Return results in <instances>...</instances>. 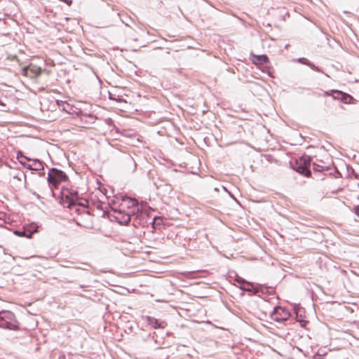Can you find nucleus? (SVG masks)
I'll use <instances>...</instances> for the list:
<instances>
[{
  "mask_svg": "<svg viewBox=\"0 0 359 359\" xmlns=\"http://www.w3.org/2000/svg\"><path fill=\"white\" fill-rule=\"evenodd\" d=\"M130 205L128 208H132V215L134 219L139 225H144L150 219L149 212L140 208L138 203L135 199L130 198Z\"/></svg>",
  "mask_w": 359,
  "mask_h": 359,
  "instance_id": "f257e3e1",
  "label": "nucleus"
},
{
  "mask_svg": "<svg viewBox=\"0 0 359 359\" xmlns=\"http://www.w3.org/2000/svg\"><path fill=\"white\" fill-rule=\"evenodd\" d=\"M0 327L11 330L19 329V324L15 314L10 311H0Z\"/></svg>",
  "mask_w": 359,
  "mask_h": 359,
  "instance_id": "f03ea898",
  "label": "nucleus"
},
{
  "mask_svg": "<svg viewBox=\"0 0 359 359\" xmlns=\"http://www.w3.org/2000/svg\"><path fill=\"white\" fill-rule=\"evenodd\" d=\"M47 180L50 186L57 188L61 182L67 181L68 177L63 171L53 168L48 173Z\"/></svg>",
  "mask_w": 359,
  "mask_h": 359,
  "instance_id": "7ed1b4c3",
  "label": "nucleus"
},
{
  "mask_svg": "<svg viewBox=\"0 0 359 359\" xmlns=\"http://www.w3.org/2000/svg\"><path fill=\"white\" fill-rule=\"evenodd\" d=\"M310 161V158H300L296 161L295 165L293 168L299 173L306 177H309L311 174L309 170Z\"/></svg>",
  "mask_w": 359,
  "mask_h": 359,
  "instance_id": "20e7f679",
  "label": "nucleus"
},
{
  "mask_svg": "<svg viewBox=\"0 0 359 359\" xmlns=\"http://www.w3.org/2000/svg\"><path fill=\"white\" fill-rule=\"evenodd\" d=\"M290 316V313L288 310L281 307L276 306L271 313V318L278 323H282L287 320Z\"/></svg>",
  "mask_w": 359,
  "mask_h": 359,
  "instance_id": "39448f33",
  "label": "nucleus"
},
{
  "mask_svg": "<svg viewBox=\"0 0 359 359\" xmlns=\"http://www.w3.org/2000/svg\"><path fill=\"white\" fill-rule=\"evenodd\" d=\"M115 219L121 224H128L133 217L132 209L128 212H125L124 210H115Z\"/></svg>",
  "mask_w": 359,
  "mask_h": 359,
  "instance_id": "423d86ee",
  "label": "nucleus"
},
{
  "mask_svg": "<svg viewBox=\"0 0 359 359\" xmlns=\"http://www.w3.org/2000/svg\"><path fill=\"white\" fill-rule=\"evenodd\" d=\"M42 72V69L32 64L29 66L25 67L22 69V74L32 79L36 78L39 76Z\"/></svg>",
  "mask_w": 359,
  "mask_h": 359,
  "instance_id": "0eeeda50",
  "label": "nucleus"
},
{
  "mask_svg": "<svg viewBox=\"0 0 359 359\" xmlns=\"http://www.w3.org/2000/svg\"><path fill=\"white\" fill-rule=\"evenodd\" d=\"M332 166L331 162L325 163L317 159L316 162L313 163V169L316 172H322L329 170Z\"/></svg>",
  "mask_w": 359,
  "mask_h": 359,
  "instance_id": "6e6552de",
  "label": "nucleus"
},
{
  "mask_svg": "<svg viewBox=\"0 0 359 359\" xmlns=\"http://www.w3.org/2000/svg\"><path fill=\"white\" fill-rule=\"evenodd\" d=\"M144 319L148 325H151L152 327L155 329L164 328L167 325L165 321L159 322L157 319L151 316H146Z\"/></svg>",
  "mask_w": 359,
  "mask_h": 359,
  "instance_id": "1a4fd4ad",
  "label": "nucleus"
},
{
  "mask_svg": "<svg viewBox=\"0 0 359 359\" xmlns=\"http://www.w3.org/2000/svg\"><path fill=\"white\" fill-rule=\"evenodd\" d=\"M77 194L75 193V194H71L69 195H65L62 197V203L64 205H67V208H71L72 206L76 205V202L77 201Z\"/></svg>",
  "mask_w": 359,
  "mask_h": 359,
  "instance_id": "9d476101",
  "label": "nucleus"
},
{
  "mask_svg": "<svg viewBox=\"0 0 359 359\" xmlns=\"http://www.w3.org/2000/svg\"><path fill=\"white\" fill-rule=\"evenodd\" d=\"M332 93H338V95H341V101L344 104H350L354 100L352 96L350 95L343 93L342 91L337 90H331Z\"/></svg>",
  "mask_w": 359,
  "mask_h": 359,
  "instance_id": "9b49d317",
  "label": "nucleus"
},
{
  "mask_svg": "<svg viewBox=\"0 0 359 359\" xmlns=\"http://www.w3.org/2000/svg\"><path fill=\"white\" fill-rule=\"evenodd\" d=\"M124 162H125L126 168L129 172H135V170H136L137 165L132 156H127L125 158Z\"/></svg>",
  "mask_w": 359,
  "mask_h": 359,
  "instance_id": "f8f14e48",
  "label": "nucleus"
},
{
  "mask_svg": "<svg viewBox=\"0 0 359 359\" xmlns=\"http://www.w3.org/2000/svg\"><path fill=\"white\" fill-rule=\"evenodd\" d=\"M297 62L309 66L312 69H313L318 72H321L320 69L318 67H316L314 64L311 63L309 60H308L305 57H300V58L297 59Z\"/></svg>",
  "mask_w": 359,
  "mask_h": 359,
  "instance_id": "ddd939ff",
  "label": "nucleus"
},
{
  "mask_svg": "<svg viewBox=\"0 0 359 359\" xmlns=\"http://www.w3.org/2000/svg\"><path fill=\"white\" fill-rule=\"evenodd\" d=\"M269 62V58L266 55H260L256 56V60L254 61L255 64H265Z\"/></svg>",
  "mask_w": 359,
  "mask_h": 359,
  "instance_id": "4468645a",
  "label": "nucleus"
},
{
  "mask_svg": "<svg viewBox=\"0 0 359 359\" xmlns=\"http://www.w3.org/2000/svg\"><path fill=\"white\" fill-rule=\"evenodd\" d=\"M33 161V170L39 171L43 170V163L38 160V159H34Z\"/></svg>",
  "mask_w": 359,
  "mask_h": 359,
  "instance_id": "2eb2a0df",
  "label": "nucleus"
},
{
  "mask_svg": "<svg viewBox=\"0 0 359 359\" xmlns=\"http://www.w3.org/2000/svg\"><path fill=\"white\" fill-rule=\"evenodd\" d=\"M330 95H332L334 100H341V95H338V93H332L331 90L325 92L324 96Z\"/></svg>",
  "mask_w": 359,
  "mask_h": 359,
  "instance_id": "dca6fc26",
  "label": "nucleus"
},
{
  "mask_svg": "<svg viewBox=\"0 0 359 359\" xmlns=\"http://www.w3.org/2000/svg\"><path fill=\"white\" fill-rule=\"evenodd\" d=\"M236 282H238V283H241V284H244V283H245V284H248V285H251V283H249V282H248V281L245 280L243 278H241V277H238V276L236 278Z\"/></svg>",
  "mask_w": 359,
  "mask_h": 359,
  "instance_id": "f3484780",
  "label": "nucleus"
},
{
  "mask_svg": "<svg viewBox=\"0 0 359 359\" xmlns=\"http://www.w3.org/2000/svg\"><path fill=\"white\" fill-rule=\"evenodd\" d=\"M17 158L18 160L23 158L24 160L32 161L30 158H27V156H25L20 151L18 153Z\"/></svg>",
  "mask_w": 359,
  "mask_h": 359,
  "instance_id": "a211bd4d",
  "label": "nucleus"
},
{
  "mask_svg": "<svg viewBox=\"0 0 359 359\" xmlns=\"http://www.w3.org/2000/svg\"><path fill=\"white\" fill-rule=\"evenodd\" d=\"M89 266L90 265L88 264L83 263L81 266H75V268L82 270H87Z\"/></svg>",
  "mask_w": 359,
  "mask_h": 359,
  "instance_id": "6ab92c4d",
  "label": "nucleus"
},
{
  "mask_svg": "<svg viewBox=\"0 0 359 359\" xmlns=\"http://www.w3.org/2000/svg\"><path fill=\"white\" fill-rule=\"evenodd\" d=\"M28 170H33V165L32 164H25V165Z\"/></svg>",
  "mask_w": 359,
  "mask_h": 359,
  "instance_id": "aec40b11",
  "label": "nucleus"
},
{
  "mask_svg": "<svg viewBox=\"0 0 359 359\" xmlns=\"http://www.w3.org/2000/svg\"><path fill=\"white\" fill-rule=\"evenodd\" d=\"M240 287H241V289H242L243 290H245V291H251V289H250V288H246V287H244L243 285H241Z\"/></svg>",
  "mask_w": 359,
  "mask_h": 359,
  "instance_id": "412c9836",
  "label": "nucleus"
},
{
  "mask_svg": "<svg viewBox=\"0 0 359 359\" xmlns=\"http://www.w3.org/2000/svg\"><path fill=\"white\" fill-rule=\"evenodd\" d=\"M20 161V163L23 165H25L26 163L25 162V160H23V158L22 159H20L18 160Z\"/></svg>",
  "mask_w": 359,
  "mask_h": 359,
  "instance_id": "4be33fe9",
  "label": "nucleus"
},
{
  "mask_svg": "<svg viewBox=\"0 0 359 359\" xmlns=\"http://www.w3.org/2000/svg\"><path fill=\"white\" fill-rule=\"evenodd\" d=\"M355 214L359 217V206L355 208Z\"/></svg>",
  "mask_w": 359,
  "mask_h": 359,
  "instance_id": "5701e85b",
  "label": "nucleus"
},
{
  "mask_svg": "<svg viewBox=\"0 0 359 359\" xmlns=\"http://www.w3.org/2000/svg\"><path fill=\"white\" fill-rule=\"evenodd\" d=\"M58 359H67L65 355H61L59 356Z\"/></svg>",
  "mask_w": 359,
  "mask_h": 359,
  "instance_id": "b1692460",
  "label": "nucleus"
},
{
  "mask_svg": "<svg viewBox=\"0 0 359 359\" xmlns=\"http://www.w3.org/2000/svg\"><path fill=\"white\" fill-rule=\"evenodd\" d=\"M24 178H25V182L26 183V178H27V177H26L25 175H24Z\"/></svg>",
  "mask_w": 359,
  "mask_h": 359,
  "instance_id": "393cba45",
  "label": "nucleus"
}]
</instances>
